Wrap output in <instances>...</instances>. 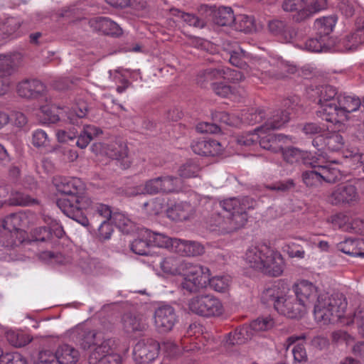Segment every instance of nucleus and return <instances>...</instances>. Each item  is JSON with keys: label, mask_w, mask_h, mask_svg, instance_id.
<instances>
[{"label": "nucleus", "mask_w": 364, "mask_h": 364, "mask_svg": "<svg viewBox=\"0 0 364 364\" xmlns=\"http://www.w3.org/2000/svg\"><path fill=\"white\" fill-rule=\"evenodd\" d=\"M261 301L267 306H272L279 314L290 318H301L305 311L296 296H284L277 285H273L263 291Z\"/></svg>", "instance_id": "obj_5"}, {"label": "nucleus", "mask_w": 364, "mask_h": 364, "mask_svg": "<svg viewBox=\"0 0 364 364\" xmlns=\"http://www.w3.org/2000/svg\"><path fill=\"white\" fill-rule=\"evenodd\" d=\"M347 302L342 294H321L314 305V316L323 324L335 323L343 316Z\"/></svg>", "instance_id": "obj_6"}, {"label": "nucleus", "mask_w": 364, "mask_h": 364, "mask_svg": "<svg viewBox=\"0 0 364 364\" xmlns=\"http://www.w3.org/2000/svg\"><path fill=\"white\" fill-rule=\"evenodd\" d=\"M312 168L311 171H306L302 173V179L304 183L309 187H313L321 183L323 180L321 171H318V161H313L310 163Z\"/></svg>", "instance_id": "obj_34"}, {"label": "nucleus", "mask_w": 364, "mask_h": 364, "mask_svg": "<svg viewBox=\"0 0 364 364\" xmlns=\"http://www.w3.org/2000/svg\"><path fill=\"white\" fill-rule=\"evenodd\" d=\"M295 296L305 309L318 299L317 288L311 282L304 280L294 286Z\"/></svg>", "instance_id": "obj_15"}, {"label": "nucleus", "mask_w": 364, "mask_h": 364, "mask_svg": "<svg viewBox=\"0 0 364 364\" xmlns=\"http://www.w3.org/2000/svg\"><path fill=\"white\" fill-rule=\"evenodd\" d=\"M32 143L36 147H46L50 144V140L45 131L37 129L33 133Z\"/></svg>", "instance_id": "obj_57"}, {"label": "nucleus", "mask_w": 364, "mask_h": 364, "mask_svg": "<svg viewBox=\"0 0 364 364\" xmlns=\"http://www.w3.org/2000/svg\"><path fill=\"white\" fill-rule=\"evenodd\" d=\"M229 53V61L232 65L244 70L247 68V65L245 60L247 55L245 50L238 48L236 50L230 51Z\"/></svg>", "instance_id": "obj_47"}, {"label": "nucleus", "mask_w": 364, "mask_h": 364, "mask_svg": "<svg viewBox=\"0 0 364 364\" xmlns=\"http://www.w3.org/2000/svg\"><path fill=\"white\" fill-rule=\"evenodd\" d=\"M336 89L331 85L322 86L318 92V105L336 102Z\"/></svg>", "instance_id": "obj_44"}, {"label": "nucleus", "mask_w": 364, "mask_h": 364, "mask_svg": "<svg viewBox=\"0 0 364 364\" xmlns=\"http://www.w3.org/2000/svg\"><path fill=\"white\" fill-rule=\"evenodd\" d=\"M353 322L357 325L360 330V333L364 337V305H360L355 310Z\"/></svg>", "instance_id": "obj_63"}, {"label": "nucleus", "mask_w": 364, "mask_h": 364, "mask_svg": "<svg viewBox=\"0 0 364 364\" xmlns=\"http://www.w3.org/2000/svg\"><path fill=\"white\" fill-rule=\"evenodd\" d=\"M112 344L113 341L111 339H105L103 337V340L94 345L95 348L89 355V363L90 364H96L108 355V354H111Z\"/></svg>", "instance_id": "obj_27"}, {"label": "nucleus", "mask_w": 364, "mask_h": 364, "mask_svg": "<svg viewBox=\"0 0 364 364\" xmlns=\"http://www.w3.org/2000/svg\"><path fill=\"white\" fill-rule=\"evenodd\" d=\"M318 171H321L323 181L328 183H335L341 178V174L340 171L332 166V164L320 165Z\"/></svg>", "instance_id": "obj_45"}, {"label": "nucleus", "mask_w": 364, "mask_h": 364, "mask_svg": "<svg viewBox=\"0 0 364 364\" xmlns=\"http://www.w3.org/2000/svg\"><path fill=\"white\" fill-rule=\"evenodd\" d=\"M325 144L329 149L336 151L343 144V139L340 134L333 132L326 138Z\"/></svg>", "instance_id": "obj_59"}, {"label": "nucleus", "mask_w": 364, "mask_h": 364, "mask_svg": "<svg viewBox=\"0 0 364 364\" xmlns=\"http://www.w3.org/2000/svg\"><path fill=\"white\" fill-rule=\"evenodd\" d=\"M89 208L93 211L92 223H98V221L111 220L112 214L109 205L96 203L93 200L92 205L89 207L87 209Z\"/></svg>", "instance_id": "obj_35"}, {"label": "nucleus", "mask_w": 364, "mask_h": 364, "mask_svg": "<svg viewBox=\"0 0 364 364\" xmlns=\"http://www.w3.org/2000/svg\"><path fill=\"white\" fill-rule=\"evenodd\" d=\"M265 114L263 109L258 108H251L243 112L241 116V122L250 125H254L262 122Z\"/></svg>", "instance_id": "obj_39"}, {"label": "nucleus", "mask_w": 364, "mask_h": 364, "mask_svg": "<svg viewBox=\"0 0 364 364\" xmlns=\"http://www.w3.org/2000/svg\"><path fill=\"white\" fill-rule=\"evenodd\" d=\"M105 1L113 7L124 8L128 6L135 7L136 9H143L146 7V2L139 1V5L135 4L136 0H105Z\"/></svg>", "instance_id": "obj_54"}, {"label": "nucleus", "mask_w": 364, "mask_h": 364, "mask_svg": "<svg viewBox=\"0 0 364 364\" xmlns=\"http://www.w3.org/2000/svg\"><path fill=\"white\" fill-rule=\"evenodd\" d=\"M181 19L188 26H193L196 28L201 29L206 26V21L203 18H200L193 14H181Z\"/></svg>", "instance_id": "obj_55"}, {"label": "nucleus", "mask_w": 364, "mask_h": 364, "mask_svg": "<svg viewBox=\"0 0 364 364\" xmlns=\"http://www.w3.org/2000/svg\"><path fill=\"white\" fill-rule=\"evenodd\" d=\"M235 28L244 33H251L256 30L255 19L252 16L240 15L235 18Z\"/></svg>", "instance_id": "obj_42"}, {"label": "nucleus", "mask_w": 364, "mask_h": 364, "mask_svg": "<svg viewBox=\"0 0 364 364\" xmlns=\"http://www.w3.org/2000/svg\"><path fill=\"white\" fill-rule=\"evenodd\" d=\"M37 200L32 198L28 194L16 192L14 194L13 198H11V204L16 205L26 206L31 204L37 203Z\"/></svg>", "instance_id": "obj_53"}, {"label": "nucleus", "mask_w": 364, "mask_h": 364, "mask_svg": "<svg viewBox=\"0 0 364 364\" xmlns=\"http://www.w3.org/2000/svg\"><path fill=\"white\" fill-rule=\"evenodd\" d=\"M144 191L148 194L162 193L161 180L160 177L149 180L144 185Z\"/></svg>", "instance_id": "obj_62"}, {"label": "nucleus", "mask_w": 364, "mask_h": 364, "mask_svg": "<svg viewBox=\"0 0 364 364\" xmlns=\"http://www.w3.org/2000/svg\"><path fill=\"white\" fill-rule=\"evenodd\" d=\"M200 165L196 161H187L178 168V174L184 178L198 176L200 171Z\"/></svg>", "instance_id": "obj_40"}, {"label": "nucleus", "mask_w": 364, "mask_h": 364, "mask_svg": "<svg viewBox=\"0 0 364 364\" xmlns=\"http://www.w3.org/2000/svg\"><path fill=\"white\" fill-rule=\"evenodd\" d=\"M151 243L149 238L147 237L146 239L138 238L135 239L130 245L131 250L139 255H146L149 252V247Z\"/></svg>", "instance_id": "obj_50"}, {"label": "nucleus", "mask_w": 364, "mask_h": 364, "mask_svg": "<svg viewBox=\"0 0 364 364\" xmlns=\"http://www.w3.org/2000/svg\"><path fill=\"white\" fill-rule=\"evenodd\" d=\"M340 109L336 102L320 104L317 115L327 122L338 123L343 121L340 115Z\"/></svg>", "instance_id": "obj_25"}, {"label": "nucleus", "mask_w": 364, "mask_h": 364, "mask_svg": "<svg viewBox=\"0 0 364 364\" xmlns=\"http://www.w3.org/2000/svg\"><path fill=\"white\" fill-rule=\"evenodd\" d=\"M195 213L193 207L187 202L175 203L167 210V215L172 220L183 221L193 217Z\"/></svg>", "instance_id": "obj_22"}, {"label": "nucleus", "mask_w": 364, "mask_h": 364, "mask_svg": "<svg viewBox=\"0 0 364 364\" xmlns=\"http://www.w3.org/2000/svg\"><path fill=\"white\" fill-rule=\"evenodd\" d=\"M72 340L82 349L87 350L95 344L103 340L102 332L92 330L84 326H78L74 328L70 334Z\"/></svg>", "instance_id": "obj_11"}, {"label": "nucleus", "mask_w": 364, "mask_h": 364, "mask_svg": "<svg viewBox=\"0 0 364 364\" xmlns=\"http://www.w3.org/2000/svg\"><path fill=\"white\" fill-rule=\"evenodd\" d=\"M27 220V217L22 213H11L3 220V227L9 231L6 240L3 241V245L6 247L13 248L20 244L22 240H17V233L22 231Z\"/></svg>", "instance_id": "obj_9"}, {"label": "nucleus", "mask_w": 364, "mask_h": 364, "mask_svg": "<svg viewBox=\"0 0 364 364\" xmlns=\"http://www.w3.org/2000/svg\"><path fill=\"white\" fill-rule=\"evenodd\" d=\"M21 26V21L15 18H9L0 23V41L17 32Z\"/></svg>", "instance_id": "obj_37"}, {"label": "nucleus", "mask_w": 364, "mask_h": 364, "mask_svg": "<svg viewBox=\"0 0 364 364\" xmlns=\"http://www.w3.org/2000/svg\"><path fill=\"white\" fill-rule=\"evenodd\" d=\"M122 323L124 331L127 333L143 332L148 328V325L139 315L126 313L122 316Z\"/></svg>", "instance_id": "obj_23"}, {"label": "nucleus", "mask_w": 364, "mask_h": 364, "mask_svg": "<svg viewBox=\"0 0 364 364\" xmlns=\"http://www.w3.org/2000/svg\"><path fill=\"white\" fill-rule=\"evenodd\" d=\"M159 349V343L153 339L140 340L134 347V358L141 363H149L157 357Z\"/></svg>", "instance_id": "obj_13"}, {"label": "nucleus", "mask_w": 364, "mask_h": 364, "mask_svg": "<svg viewBox=\"0 0 364 364\" xmlns=\"http://www.w3.org/2000/svg\"><path fill=\"white\" fill-rule=\"evenodd\" d=\"M246 261L250 267L272 277L281 275L284 270L281 254L264 244L250 247L246 252Z\"/></svg>", "instance_id": "obj_4"}, {"label": "nucleus", "mask_w": 364, "mask_h": 364, "mask_svg": "<svg viewBox=\"0 0 364 364\" xmlns=\"http://www.w3.org/2000/svg\"><path fill=\"white\" fill-rule=\"evenodd\" d=\"M358 240L350 238L339 242L337 245V248L339 251L350 256H358L364 255V253L361 252L358 249Z\"/></svg>", "instance_id": "obj_41"}, {"label": "nucleus", "mask_w": 364, "mask_h": 364, "mask_svg": "<svg viewBox=\"0 0 364 364\" xmlns=\"http://www.w3.org/2000/svg\"><path fill=\"white\" fill-rule=\"evenodd\" d=\"M0 364H27L26 360L19 353H1L0 355Z\"/></svg>", "instance_id": "obj_58"}, {"label": "nucleus", "mask_w": 364, "mask_h": 364, "mask_svg": "<svg viewBox=\"0 0 364 364\" xmlns=\"http://www.w3.org/2000/svg\"><path fill=\"white\" fill-rule=\"evenodd\" d=\"M274 324V320L269 316L259 317L250 323V327L255 331H264L271 329Z\"/></svg>", "instance_id": "obj_48"}, {"label": "nucleus", "mask_w": 364, "mask_h": 364, "mask_svg": "<svg viewBox=\"0 0 364 364\" xmlns=\"http://www.w3.org/2000/svg\"><path fill=\"white\" fill-rule=\"evenodd\" d=\"M269 31L284 42H290L296 36L295 30L285 21L273 19L269 21Z\"/></svg>", "instance_id": "obj_18"}, {"label": "nucleus", "mask_w": 364, "mask_h": 364, "mask_svg": "<svg viewBox=\"0 0 364 364\" xmlns=\"http://www.w3.org/2000/svg\"><path fill=\"white\" fill-rule=\"evenodd\" d=\"M189 310L198 316L213 317L220 316L223 306L220 301L210 294H200L188 301Z\"/></svg>", "instance_id": "obj_7"}, {"label": "nucleus", "mask_w": 364, "mask_h": 364, "mask_svg": "<svg viewBox=\"0 0 364 364\" xmlns=\"http://www.w3.org/2000/svg\"><path fill=\"white\" fill-rule=\"evenodd\" d=\"M256 202L251 198H230L215 205L208 223L213 231L228 234L244 228L248 220V212L255 208Z\"/></svg>", "instance_id": "obj_2"}, {"label": "nucleus", "mask_w": 364, "mask_h": 364, "mask_svg": "<svg viewBox=\"0 0 364 364\" xmlns=\"http://www.w3.org/2000/svg\"><path fill=\"white\" fill-rule=\"evenodd\" d=\"M88 23L93 31L102 32L105 35L119 36L122 33L119 26L114 21L107 17L92 18L89 21Z\"/></svg>", "instance_id": "obj_17"}, {"label": "nucleus", "mask_w": 364, "mask_h": 364, "mask_svg": "<svg viewBox=\"0 0 364 364\" xmlns=\"http://www.w3.org/2000/svg\"><path fill=\"white\" fill-rule=\"evenodd\" d=\"M272 130L261 126L255 129V133L249 132L237 136L235 140L240 146H250L258 140L260 146L272 152L281 151L284 159L295 158L297 159H314L315 157L311 153L294 146L282 148L281 142L292 141L291 136L282 134H276Z\"/></svg>", "instance_id": "obj_3"}, {"label": "nucleus", "mask_w": 364, "mask_h": 364, "mask_svg": "<svg viewBox=\"0 0 364 364\" xmlns=\"http://www.w3.org/2000/svg\"><path fill=\"white\" fill-rule=\"evenodd\" d=\"M58 364H76L80 358V353L74 347L68 345H60L56 350Z\"/></svg>", "instance_id": "obj_26"}, {"label": "nucleus", "mask_w": 364, "mask_h": 364, "mask_svg": "<svg viewBox=\"0 0 364 364\" xmlns=\"http://www.w3.org/2000/svg\"><path fill=\"white\" fill-rule=\"evenodd\" d=\"M161 180L162 193L175 192L179 188L180 180L174 176H160Z\"/></svg>", "instance_id": "obj_49"}, {"label": "nucleus", "mask_w": 364, "mask_h": 364, "mask_svg": "<svg viewBox=\"0 0 364 364\" xmlns=\"http://www.w3.org/2000/svg\"><path fill=\"white\" fill-rule=\"evenodd\" d=\"M181 260L176 257H167L161 262L160 267L164 273L176 275L180 273Z\"/></svg>", "instance_id": "obj_38"}, {"label": "nucleus", "mask_w": 364, "mask_h": 364, "mask_svg": "<svg viewBox=\"0 0 364 364\" xmlns=\"http://www.w3.org/2000/svg\"><path fill=\"white\" fill-rule=\"evenodd\" d=\"M235 21V18L230 7H220L213 13V21L219 26H230Z\"/></svg>", "instance_id": "obj_30"}, {"label": "nucleus", "mask_w": 364, "mask_h": 364, "mask_svg": "<svg viewBox=\"0 0 364 364\" xmlns=\"http://www.w3.org/2000/svg\"><path fill=\"white\" fill-rule=\"evenodd\" d=\"M187 269L188 272L186 274L185 279H190L192 283H196V286L199 289L205 287L210 276V270L208 267L198 264H190Z\"/></svg>", "instance_id": "obj_21"}, {"label": "nucleus", "mask_w": 364, "mask_h": 364, "mask_svg": "<svg viewBox=\"0 0 364 364\" xmlns=\"http://www.w3.org/2000/svg\"><path fill=\"white\" fill-rule=\"evenodd\" d=\"M177 315L173 307L163 305L155 310L154 323L159 333H168L172 330L177 322Z\"/></svg>", "instance_id": "obj_12"}, {"label": "nucleus", "mask_w": 364, "mask_h": 364, "mask_svg": "<svg viewBox=\"0 0 364 364\" xmlns=\"http://www.w3.org/2000/svg\"><path fill=\"white\" fill-rule=\"evenodd\" d=\"M110 220L124 233L128 234L132 229V223L122 213H114Z\"/></svg>", "instance_id": "obj_46"}, {"label": "nucleus", "mask_w": 364, "mask_h": 364, "mask_svg": "<svg viewBox=\"0 0 364 364\" xmlns=\"http://www.w3.org/2000/svg\"><path fill=\"white\" fill-rule=\"evenodd\" d=\"M358 200L356 188L353 185H338L336 186L327 198L333 205H350Z\"/></svg>", "instance_id": "obj_10"}, {"label": "nucleus", "mask_w": 364, "mask_h": 364, "mask_svg": "<svg viewBox=\"0 0 364 364\" xmlns=\"http://www.w3.org/2000/svg\"><path fill=\"white\" fill-rule=\"evenodd\" d=\"M7 339L12 346L21 348L28 344L33 338L23 332H11L7 334Z\"/></svg>", "instance_id": "obj_43"}, {"label": "nucleus", "mask_w": 364, "mask_h": 364, "mask_svg": "<svg viewBox=\"0 0 364 364\" xmlns=\"http://www.w3.org/2000/svg\"><path fill=\"white\" fill-rule=\"evenodd\" d=\"M225 144L215 139L193 141L191 144L193 151L202 156H218L224 149Z\"/></svg>", "instance_id": "obj_14"}, {"label": "nucleus", "mask_w": 364, "mask_h": 364, "mask_svg": "<svg viewBox=\"0 0 364 364\" xmlns=\"http://www.w3.org/2000/svg\"><path fill=\"white\" fill-rule=\"evenodd\" d=\"M53 183L58 192L68 196L57 200L58 207L68 217L87 227L90 222L83 210L92 206L93 200L85 193V184L78 178L61 176L54 177Z\"/></svg>", "instance_id": "obj_1"}, {"label": "nucleus", "mask_w": 364, "mask_h": 364, "mask_svg": "<svg viewBox=\"0 0 364 364\" xmlns=\"http://www.w3.org/2000/svg\"><path fill=\"white\" fill-rule=\"evenodd\" d=\"M336 18L333 16H326L317 18L314 22V29L317 36H321L328 40V36L336 25Z\"/></svg>", "instance_id": "obj_29"}, {"label": "nucleus", "mask_w": 364, "mask_h": 364, "mask_svg": "<svg viewBox=\"0 0 364 364\" xmlns=\"http://www.w3.org/2000/svg\"><path fill=\"white\" fill-rule=\"evenodd\" d=\"M307 0H284L282 8L286 11H302L306 5Z\"/></svg>", "instance_id": "obj_61"}, {"label": "nucleus", "mask_w": 364, "mask_h": 364, "mask_svg": "<svg viewBox=\"0 0 364 364\" xmlns=\"http://www.w3.org/2000/svg\"><path fill=\"white\" fill-rule=\"evenodd\" d=\"M213 118L215 121L220 122L229 126H237L241 123V118L231 115L226 112H217L213 114Z\"/></svg>", "instance_id": "obj_51"}, {"label": "nucleus", "mask_w": 364, "mask_h": 364, "mask_svg": "<svg viewBox=\"0 0 364 364\" xmlns=\"http://www.w3.org/2000/svg\"><path fill=\"white\" fill-rule=\"evenodd\" d=\"M328 40L321 36L309 38L303 45V48L309 51L319 53L328 48Z\"/></svg>", "instance_id": "obj_36"}, {"label": "nucleus", "mask_w": 364, "mask_h": 364, "mask_svg": "<svg viewBox=\"0 0 364 364\" xmlns=\"http://www.w3.org/2000/svg\"><path fill=\"white\" fill-rule=\"evenodd\" d=\"M0 72L11 75L20 65L22 56L19 53L0 55Z\"/></svg>", "instance_id": "obj_31"}, {"label": "nucleus", "mask_w": 364, "mask_h": 364, "mask_svg": "<svg viewBox=\"0 0 364 364\" xmlns=\"http://www.w3.org/2000/svg\"><path fill=\"white\" fill-rule=\"evenodd\" d=\"M146 233L149 238L150 243H153L154 245L159 247L170 249L173 251L176 245L174 242L177 241L178 238H171L164 234L150 231H146Z\"/></svg>", "instance_id": "obj_33"}, {"label": "nucleus", "mask_w": 364, "mask_h": 364, "mask_svg": "<svg viewBox=\"0 0 364 364\" xmlns=\"http://www.w3.org/2000/svg\"><path fill=\"white\" fill-rule=\"evenodd\" d=\"M289 114L287 111L277 110L268 117L262 126L272 131L279 129L289 120Z\"/></svg>", "instance_id": "obj_32"}, {"label": "nucleus", "mask_w": 364, "mask_h": 364, "mask_svg": "<svg viewBox=\"0 0 364 364\" xmlns=\"http://www.w3.org/2000/svg\"><path fill=\"white\" fill-rule=\"evenodd\" d=\"M112 153H108V157L110 159H124L128 157V150L126 144H115L111 149Z\"/></svg>", "instance_id": "obj_56"}, {"label": "nucleus", "mask_w": 364, "mask_h": 364, "mask_svg": "<svg viewBox=\"0 0 364 364\" xmlns=\"http://www.w3.org/2000/svg\"><path fill=\"white\" fill-rule=\"evenodd\" d=\"M87 105L86 102L82 101L76 103L68 112V119L71 124L65 129H58L56 130L55 135L57 139L60 143H66L74 140L78 135L77 127H80L79 119L85 117L87 113Z\"/></svg>", "instance_id": "obj_8"}, {"label": "nucleus", "mask_w": 364, "mask_h": 364, "mask_svg": "<svg viewBox=\"0 0 364 364\" xmlns=\"http://www.w3.org/2000/svg\"><path fill=\"white\" fill-rule=\"evenodd\" d=\"M208 282L210 287L218 292L225 291L229 287V279L225 277H214L210 278L209 276Z\"/></svg>", "instance_id": "obj_52"}, {"label": "nucleus", "mask_w": 364, "mask_h": 364, "mask_svg": "<svg viewBox=\"0 0 364 364\" xmlns=\"http://www.w3.org/2000/svg\"><path fill=\"white\" fill-rule=\"evenodd\" d=\"M102 134V131L94 125H85L82 131L78 136L76 144L81 149L85 148L95 138Z\"/></svg>", "instance_id": "obj_28"}, {"label": "nucleus", "mask_w": 364, "mask_h": 364, "mask_svg": "<svg viewBox=\"0 0 364 364\" xmlns=\"http://www.w3.org/2000/svg\"><path fill=\"white\" fill-rule=\"evenodd\" d=\"M34 364H58L56 353L53 355L47 350L40 352L38 360Z\"/></svg>", "instance_id": "obj_64"}, {"label": "nucleus", "mask_w": 364, "mask_h": 364, "mask_svg": "<svg viewBox=\"0 0 364 364\" xmlns=\"http://www.w3.org/2000/svg\"><path fill=\"white\" fill-rule=\"evenodd\" d=\"M342 43L347 50L355 49L359 45L364 43V18L357 20L354 33L347 36Z\"/></svg>", "instance_id": "obj_24"}, {"label": "nucleus", "mask_w": 364, "mask_h": 364, "mask_svg": "<svg viewBox=\"0 0 364 364\" xmlns=\"http://www.w3.org/2000/svg\"><path fill=\"white\" fill-rule=\"evenodd\" d=\"M336 102L340 109V115L343 121L348 119L349 113L357 111L361 105V101L358 97L345 94L338 95L336 97Z\"/></svg>", "instance_id": "obj_19"}, {"label": "nucleus", "mask_w": 364, "mask_h": 364, "mask_svg": "<svg viewBox=\"0 0 364 364\" xmlns=\"http://www.w3.org/2000/svg\"><path fill=\"white\" fill-rule=\"evenodd\" d=\"M109 221L110 220L98 221V223L100 225L98 228L97 237L99 240L102 241L109 239L113 232V228Z\"/></svg>", "instance_id": "obj_60"}, {"label": "nucleus", "mask_w": 364, "mask_h": 364, "mask_svg": "<svg viewBox=\"0 0 364 364\" xmlns=\"http://www.w3.org/2000/svg\"><path fill=\"white\" fill-rule=\"evenodd\" d=\"M173 251L183 256L194 257L204 253V247L198 242L178 239Z\"/></svg>", "instance_id": "obj_20"}, {"label": "nucleus", "mask_w": 364, "mask_h": 364, "mask_svg": "<svg viewBox=\"0 0 364 364\" xmlns=\"http://www.w3.org/2000/svg\"><path fill=\"white\" fill-rule=\"evenodd\" d=\"M17 92L21 97L37 98L46 92V86L36 79L25 80L18 83Z\"/></svg>", "instance_id": "obj_16"}]
</instances>
